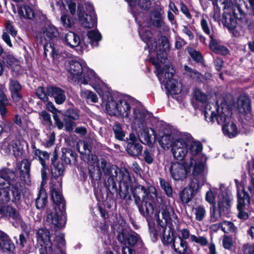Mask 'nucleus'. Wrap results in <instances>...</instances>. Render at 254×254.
<instances>
[{
  "instance_id": "nucleus-1",
  "label": "nucleus",
  "mask_w": 254,
  "mask_h": 254,
  "mask_svg": "<svg viewBox=\"0 0 254 254\" xmlns=\"http://www.w3.org/2000/svg\"><path fill=\"white\" fill-rule=\"evenodd\" d=\"M149 190L151 192L148 193L142 186H137L133 194L135 202L140 213L147 219L154 218L156 220L161 227L159 234L162 235L163 243H170L174 239L170 234V230L168 234L166 233V226L174 219H177V216L170 205L159 206V210L157 207L155 208L153 203L157 198V194L154 188L150 187Z\"/></svg>"
},
{
  "instance_id": "nucleus-2",
  "label": "nucleus",
  "mask_w": 254,
  "mask_h": 254,
  "mask_svg": "<svg viewBox=\"0 0 254 254\" xmlns=\"http://www.w3.org/2000/svg\"><path fill=\"white\" fill-rule=\"evenodd\" d=\"M163 51L162 53V56H159L158 52H156L157 61L154 58L150 57V62L155 65L156 67V74L161 84L164 85L165 87L172 94H177L182 92V85L181 83L173 78L174 73V70L173 67L169 65H164L163 69V64L166 63V54L164 52L169 48L168 42L166 39L162 40Z\"/></svg>"
},
{
  "instance_id": "nucleus-3",
  "label": "nucleus",
  "mask_w": 254,
  "mask_h": 254,
  "mask_svg": "<svg viewBox=\"0 0 254 254\" xmlns=\"http://www.w3.org/2000/svg\"><path fill=\"white\" fill-rule=\"evenodd\" d=\"M231 112L228 107L221 106L214 103L206 104L204 110V116L207 122H214L215 120L218 125L222 126V130L225 135L233 138L238 134L236 125L231 121Z\"/></svg>"
},
{
  "instance_id": "nucleus-4",
  "label": "nucleus",
  "mask_w": 254,
  "mask_h": 254,
  "mask_svg": "<svg viewBox=\"0 0 254 254\" xmlns=\"http://www.w3.org/2000/svg\"><path fill=\"white\" fill-rule=\"evenodd\" d=\"M67 71L75 81L84 85L89 84L99 94L101 93V89L104 86V83L92 69L83 67L77 61L71 60L68 62Z\"/></svg>"
},
{
  "instance_id": "nucleus-5",
  "label": "nucleus",
  "mask_w": 254,
  "mask_h": 254,
  "mask_svg": "<svg viewBox=\"0 0 254 254\" xmlns=\"http://www.w3.org/2000/svg\"><path fill=\"white\" fill-rule=\"evenodd\" d=\"M130 101L125 99L118 100L110 92H105L102 96V104L105 106L106 110L111 116H121L128 118L131 106Z\"/></svg>"
},
{
  "instance_id": "nucleus-6",
  "label": "nucleus",
  "mask_w": 254,
  "mask_h": 254,
  "mask_svg": "<svg viewBox=\"0 0 254 254\" xmlns=\"http://www.w3.org/2000/svg\"><path fill=\"white\" fill-rule=\"evenodd\" d=\"M90 175H117L118 173L125 175V169H120L117 166L108 163L105 159H101L98 162L96 167L90 165L88 166Z\"/></svg>"
},
{
  "instance_id": "nucleus-7",
  "label": "nucleus",
  "mask_w": 254,
  "mask_h": 254,
  "mask_svg": "<svg viewBox=\"0 0 254 254\" xmlns=\"http://www.w3.org/2000/svg\"><path fill=\"white\" fill-rule=\"evenodd\" d=\"M46 222L51 226L61 229L66 223V215L65 212L59 207L51 205L47 211Z\"/></svg>"
},
{
  "instance_id": "nucleus-8",
  "label": "nucleus",
  "mask_w": 254,
  "mask_h": 254,
  "mask_svg": "<svg viewBox=\"0 0 254 254\" xmlns=\"http://www.w3.org/2000/svg\"><path fill=\"white\" fill-rule=\"evenodd\" d=\"M237 187V209L239 211L238 217L242 220H246L249 215L244 211L247 203L250 202V197L241 184H238L237 180H235Z\"/></svg>"
},
{
  "instance_id": "nucleus-9",
  "label": "nucleus",
  "mask_w": 254,
  "mask_h": 254,
  "mask_svg": "<svg viewBox=\"0 0 254 254\" xmlns=\"http://www.w3.org/2000/svg\"><path fill=\"white\" fill-rule=\"evenodd\" d=\"M191 136L187 134L176 140L172 146V153L175 158L182 160L188 152L189 143Z\"/></svg>"
},
{
  "instance_id": "nucleus-10",
  "label": "nucleus",
  "mask_w": 254,
  "mask_h": 254,
  "mask_svg": "<svg viewBox=\"0 0 254 254\" xmlns=\"http://www.w3.org/2000/svg\"><path fill=\"white\" fill-rule=\"evenodd\" d=\"M61 190V178L59 177V176H52L51 178V197L54 203L52 205L59 207L60 204L64 205Z\"/></svg>"
},
{
  "instance_id": "nucleus-11",
  "label": "nucleus",
  "mask_w": 254,
  "mask_h": 254,
  "mask_svg": "<svg viewBox=\"0 0 254 254\" xmlns=\"http://www.w3.org/2000/svg\"><path fill=\"white\" fill-rule=\"evenodd\" d=\"M10 200V195L5 190L0 194V214L12 218L13 219H20V215L17 210L10 206H4L3 204L7 203Z\"/></svg>"
},
{
  "instance_id": "nucleus-12",
  "label": "nucleus",
  "mask_w": 254,
  "mask_h": 254,
  "mask_svg": "<svg viewBox=\"0 0 254 254\" xmlns=\"http://www.w3.org/2000/svg\"><path fill=\"white\" fill-rule=\"evenodd\" d=\"M151 114L145 110L133 109L132 123L134 128L143 127L150 124Z\"/></svg>"
},
{
  "instance_id": "nucleus-13",
  "label": "nucleus",
  "mask_w": 254,
  "mask_h": 254,
  "mask_svg": "<svg viewBox=\"0 0 254 254\" xmlns=\"http://www.w3.org/2000/svg\"><path fill=\"white\" fill-rule=\"evenodd\" d=\"M37 239L41 245H45L47 253H50L53 250L51 240V234L48 229L41 228L38 230Z\"/></svg>"
},
{
  "instance_id": "nucleus-14",
  "label": "nucleus",
  "mask_w": 254,
  "mask_h": 254,
  "mask_svg": "<svg viewBox=\"0 0 254 254\" xmlns=\"http://www.w3.org/2000/svg\"><path fill=\"white\" fill-rule=\"evenodd\" d=\"M77 15L81 24L85 27L91 28L97 23V17L95 13L84 15L83 8L79 6L77 8Z\"/></svg>"
},
{
  "instance_id": "nucleus-15",
  "label": "nucleus",
  "mask_w": 254,
  "mask_h": 254,
  "mask_svg": "<svg viewBox=\"0 0 254 254\" xmlns=\"http://www.w3.org/2000/svg\"><path fill=\"white\" fill-rule=\"evenodd\" d=\"M139 239V237L136 233L128 234L124 229L120 231L118 235V240L121 243L123 244H127L130 247L134 246Z\"/></svg>"
},
{
  "instance_id": "nucleus-16",
  "label": "nucleus",
  "mask_w": 254,
  "mask_h": 254,
  "mask_svg": "<svg viewBox=\"0 0 254 254\" xmlns=\"http://www.w3.org/2000/svg\"><path fill=\"white\" fill-rule=\"evenodd\" d=\"M139 34L142 40L147 44L150 55H151L152 53L155 52L157 49L156 40L152 38V34L149 30H144L142 28H139Z\"/></svg>"
},
{
  "instance_id": "nucleus-17",
  "label": "nucleus",
  "mask_w": 254,
  "mask_h": 254,
  "mask_svg": "<svg viewBox=\"0 0 254 254\" xmlns=\"http://www.w3.org/2000/svg\"><path fill=\"white\" fill-rule=\"evenodd\" d=\"M138 133V137L143 144H148L150 142L152 135L154 134V131L148 126H145L143 127H137L135 128Z\"/></svg>"
},
{
  "instance_id": "nucleus-18",
  "label": "nucleus",
  "mask_w": 254,
  "mask_h": 254,
  "mask_svg": "<svg viewBox=\"0 0 254 254\" xmlns=\"http://www.w3.org/2000/svg\"><path fill=\"white\" fill-rule=\"evenodd\" d=\"M232 199V197L230 193H226L222 196H220L218 205L219 211L220 213H222L223 215H226L229 213Z\"/></svg>"
},
{
  "instance_id": "nucleus-19",
  "label": "nucleus",
  "mask_w": 254,
  "mask_h": 254,
  "mask_svg": "<svg viewBox=\"0 0 254 254\" xmlns=\"http://www.w3.org/2000/svg\"><path fill=\"white\" fill-rule=\"evenodd\" d=\"M47 94L49 96H53L55 102L58 104H63L65 100L66 97L64 91L58 87H49L47 89Z\"/></svg>"
},
{
  "instance_id": "nucleus-20",
  "label": "nucleus",
  "mask_w": 254,
  "mask_h": 254,
  "mask_svg": "<svg viewBox=\"0 0 254 254\" xmlns=\"http://www.w3.org/2000/svg\"><path fill=\"white\" fill-rule=\"evenodd\" d=\"M14 245L8 235L0 230V251L11 252L14 249Z\"/></svg>"
},
{
  "instance_id": "nucleus-21",
  "label": "nucleus",
  "mask_w": 254,
  "mask_h": 254,
  "mask_svg": "<svg viewBox=\"0 0 254 254\" xmlns=\"http://www.w3.org/2000/svg\"><path fill=\"white\" fill-rule=\"evenodd\" d=\"M9 90L11 93V97L14 102L19 101L22 97L20 93L21 90V86L16 80L11 79L9 83Z\"/></svg>"
},
{
  "instance_id": "nucleus-22",
  "label": "nucleus",
  "mask_w": 254,
  "mask_h": 254,
  "mask_svg": "<svg viewBox=\"0 0 254 254\" xmlns=\"http://www.w3.org/2000/svg\"><path fill=\"white\" fill-rule=\"evenodd\" d=\"M237 108L240 113H250L251 110L250 99L245 96L240 97L237 101Z\"/></svg>"
},
{
  "instance_id": "nucleus-23",
  "label": "nucleus",
  "mask_w": 254,
  "mask_h": 254,
  "mask_svg": "<svg viewBox=\"0 0 254 254\" xmlns=\"http://www.w3.org/2000/svg\"><path fill=\"white\" fill-rule=\"evenodd\" d=\"M65 44L70 48L77 47L80 43V38L78 35L72 32H68L64 36Z\"/></svg>"
},
{
  "instance_id": "nucleus-24",
  "label": "nucleus",
  "mask_w": 254,
  "mask_h": 254,
  "mask_svg": "<svg viewBox=\"0 0 254 254\" xmlns=\"http://www.w3.org/2000/svg\"><path fill=\"white\" fill-rule=\"evenodd\" d=\"M41 33L46 40H51L58 37L59 33L56 28L52 25H48L42 28Z\"/></svg>"
},
{
  "instance_id": "nucleus-25",
  "label": "nucleus",
  "mask_w": 254,
  "mask_h": 254,
  "mask_svg": "<svg viewBox=\"0 0 254 254\" xmlns=\"http://www.w3.org/2000/svg\"><path fill=\"white\" fill-rule=\"evenodd\" d=\"M172 246L176 252L178 254H185L187 251V243L181 237L174 238Z\"/></svg>"
},
{
  "instance_id": "nucleus-26",
  "label": "nucleus",
  "mask_w": 254,
  "mask_h": 254,
  "mask_svg": "<svg viewBox=\"0 0 254 254\" xmlns=\"http://www.w3.org/2000/svg\"><path fill=\"white\" fill-rule=\"evenodd\" d=\"M211 40L209 43V46L211 50L214 53L222 55H227L229 51L227 48L219 44L212 37V35H210Z\"/></svg>"
},
{
  "instance_id": "nucleus-27",
  "label": "nucleus",
  "mask_w": 254,
  "mask_h": 254,
  "mask_svg": "<svg viewBox=\"0 0 254 254\" xmlns=\"http://www.w3.org/2000/svg\"><path fill=\"white\" fill-rule=\"evenodd\" d=\"M34 155L36 159H38L41 164L43 167L42 170V175H46L45 169L46 165L45 163L46 160H49V155L46 151H42L39 149H36L34 151Z\"/></svg>"
},
{
  "instance_id": "nucleus-28",
  "label": "nucleus",
  "mask_w": 254,
  "mask_h": 254,
  "mask_svg": "<svg viewBox=\"0 0 254 254\" xmlns=\"http://www.w3.org/2000/svg\"><path fill=\"white\" fill-rule=\"evenodd\" d=\"M4 63L13 71L18 72L20 70V62L12 56H7L4 59Z\"/></svg>"
},
{
  "instance_id": "nucleus-29",
  "label": "nucleus",
  "mask_w": 254,
  "mask_h": 254,
  "mask_svg": "<svg viewBox=\"0 0 254 254\" xmlns=\"http://www.w3.org/2000/svg\"><path fill=\"white\" fill-rule=\"evenodd\" d=\"M224 18V25L230 30L234 29L237 26V17L231 13H225L223 15Z\"/></svg>"
},
{
  "instance_id": "nucleus-30",
  "label": "nucleus",
  "mask_w": 254,
  "mask_h": 254,
  "mask_svg": "<svg viewBox=\"0 0 254 254\" xmlns=\"http://www.w3.org/2000/svg\"><path fill=\"white\" fill-rule=\"evenodd\" d=\"M18 13L21 18L32 19L35 16L34 10L29 6L22 5L18 9Z\"/></svg>"
},
{
  "instance_id": "nucleus-31",
  "label": "nucleus",
  "mask_w": 254,
  "mask_h": 254,
  "mask_svg": "<svg viewBox=\"0 0 254 254\" xmlns=\"http://www.w3.org/2000/svg\"><path fill=\"white\" fill-rule=\"evenodd\" d=\"M205 181V178L203 176H193L189 188L196 192L204 185Z\"/></svg>"
},
{
  "instance_id": "nucleus-32",
  "label": "nucleus",
  "mask_w": 254,
  "mask_h": 254,
  "mask_svg": "<svg viewBox=\"0 0 254 254\" xmlns=\"http://www.w3.org/2000/svg\"><path fill=\"white\" fill-rule=\"evenodd\" d=\"M221 227L222 230L225 233L229 232H234L236 229L234 224L230 221H224L222 223L214 224L212 226V229H216Z\"/></svg>"
},
{
  "instance_id": "nucleus-33",
  "label": "nucleus",
  "mask_w": 254,
  "mask_h": 254,
  "mask_svg": "<svg viewBox=\"0 0 254 254\" xmlns=\"http://www.w3.org/2000/svg\"><path fill=\"white\" fill-rule=\"evenodd\" d=\"M191 138L190 139L191 140ZM202 149V145L199 141H192L189 143L188 151L191 156H196L199 154Z\"/></svg>"
},
{
  "instance_id": "nucleus-34",
  "label": "nucleus",
  "mask_w": 254,
  "mask_h": 254,
  "mask_svg": "<svg viewBox=\"0 0 254 254\" xmlns=\"http://www.w3.org/2000/svg\"><path fill=\"white\" fill-rule=\"evenodd\" d=\"M194 192L193 190L189 187L184 188L181 193L182 201L185 203L189 202L194 197Z\"/></svg>"
},
{
  "instance_id": "nucleus-35",
  "label": "nucleus",
  "mask_w": 254,
  "mask_h": 254,
  "mask_svg": "<svg viewBox=\"0 0 254 254\" xmlns=\"http://www.w3.org/2000/svg\"><path fill=\"white\" fill-rule=\"evenodd\" d=\"M159 142L163 148L168 149L170 147H172L174 141H173V138L171 135L167 134L162 135Z\"/></svg>"
},
{
  "instance_id": "nucleus-36",
  "label": "nucleus",
  "mask_w": 254,
  "mask_h": 254,
  "mask_svg": "<svg viewBox=\"0 0 254 254\" xmlns=\"http://www.w3.org/2000/svg\"><path fill=\"white\" fill-rule=\"evenodd\" d=\"M189 169L190 168H193V174H199L205 173V165L202 163H196L195 160L190 158V162L189 165Z\"/></svg>"
},
{
  "instance_id": "nucleus-37",
  "label": "nucleus",
  "mask_w": 254,
  "mask_h": 254,
  "mask_svg": "<svg viewBox=\"0 0 254 254\" xmlns=\"http://www.w3.org/2000/svg\"><path fill=\"white\" fill-rule=\"evenodd\" d=\"M47 202V194L44 190L41 189L39 191L38 197L36 199V206L38 209L44 207Z\"/></svg>"
},
{
  "instance_id": "nucleus-38",
  "label": "nucleus",
  "mask_w": 254,
  "mask_h": 254,
  "mask_svg": "<svg viewBox=\"0 0 254 254\" xmlns=\"http://www.w3.org/2000/svg\"><path fill=\"white\" fill-rule=\"evenodd\" d=\"M169 170L171 175H183L188 173L183 165L178 163H173L169 167Z\"/></svg>"
},
{
  "instance_id": "nucleus-39",
  "label": "nucleus",
  "mask_w": 254,
  "mask_h": 254,
  "mask_svg": "<svg viewBox=\"0 0 254 254\" xmlns=\"http://www.w3.org/2000/svg\"><path fill=\"white\" fill-rule=\"evenodd\" d=\"M131 6L138 5L142 9H147L151 6L150 0H127Z\"/></svg>"
},
{
  "instance_id": "nucleus-40",
  "label": "nucleus",
  "mask_w": 254,
  "mask_h": 254,
  "mask_svg": "<svg viewBox=\"0 0 254 254\" xmlns=\"http://www.w3.org/2000/svg\"><path fill=\"white\" fill-rule=\"evenodd\" d=\"M44 53L46 56L49 54L53 59H59L60 55L51 43H47L44 46Z\"/></svg>"
},
{
  "instance_id": "nucleus-41",
  "label": "nucleus",
  "mask_w": 254,
  "mask_h": 254,
  "mask_svg": "<svg viewBox=\"0 0 254 254\" xmlns=\"http://www.w3.org/2000/svg\"><path fill=\"white\" fill-rule=\"evenodd\" d=\"M62 155L61 159L66 164H70L71 163V158L72 159H75V154L70 149L67 148H63Z\"/></svg>"
},
{
  "instance_id": "nucleus-42",
  "label": "nucleus",
  "mask_w": 254,
  "mask_h": 254,
  "mask_svg": "<svg viewBox=\"0 0 254 254\" xmlns=\"http://www.w3.org/2000/svg\"><path fill=\"white\" fill-rule=\"evenodd\" d=\"M195 219L198 221L203 220L206 214V210L203 205H198L193 208Z\"/></svg>"
},
{
  "instance_id": "nucleus-43",
  "label": "nucleus",
  "mask_w": 254,
  "mask_h": 254,
  "mask_svg": "<svg viewBox=\"0 0 254 254\" xmlns=\"http://www.w3.org/2000/svg\"><path fill=\"white\" fill-rule=\"evenodd\" d=\"M76 148L81 154H89L91 152V147L85 141L80 140L76 144Z\"/></svg>"
},
{
  "instance_id": "nucleus-44",
  "label": "nucleus",
  "mask_w": 254,
  "mask_h": 254,
  "mask_svg": "<svg viewBox=\"0 0 254 254\" xmlns=\"http://www.w3.org/2000/svg\"><path fill=\"white\" fill-rule=\"evenodd\" d=\"M81 96L92 103H97L98 101V98L97 95L93 92L86 90L81 89Z\"/></svg>"
},
{
  "instance_id": "nucleus-45",
  "label": "nucleus",
  "mask_w": 254,
  "mask_h": 254,
  "mask_svg": "<svg viewBox=\"0 0 254 254\" xmlns=\"http://www.w3.org/2000/svg\"><path fill=\"white\" fill-rule=\"evenodd\" d=\"M142 147L139 143H131L127 146V152L133 156H137L141 153Z\"/></svg>"
},
{
  "instance_id": "nucleus-46",
  "label": "nucleus",
  "mask_w": 254,
  "mask_h": 254,
  "mask_svg": "<svg viewBox=\"0 0 254 254\" xmlns=\"http://www.w3.org/2000/svg\"><path fill=\"white\" fill-rule=\"evenodd\" d=\"M4 190H3L2 191L0 192V193L2 192ZM8 190L9 191H7L5 190V191H6L9 194L10 191L11 192L12 194L13 199L15 201L19 200L20 199L21 190L19 186L17 185H10L9 186Z\"/></svg>"
},
{
  "instance_id": "nucleus-47",
  "label": "nucleus",
  "mask_w": 254,
  "mask_h": 254,
  "mask_svg": "<svg viewBox=\"0 0 254 254\" xmlns=\"http://www.w3.org/2000/svg\"><path fill=\"white\" fill-rule=\"evenodd\" d=\"M87 36L90 40L92 46H97V42L101 40V35L97 31L91 30L87 33Z\"/></svg>"
},
{
  "instance_id": "nucleus-48",
  "label": "nucleus",
  "mask_w": 254,
  "mask_h": 254,
  "mask_svg": "<svg viewBox=\"0 0 254 254\" xmlns=\"http://www.w3.org/2000/svg\"><path fill=\"white\" fill-rule=\"evenodd\" d=\"M6 101L7 99L5 95L0 88V112L2 117H4L7 113L5 108V102Z\"/></svg>"
},
{
  "instance_id": "nucleus-49",
  "label": "nucleus",
  "mask_w": 254,
  "mask_h": 254,
  "mask_svg": "<svg viewBox=\"0 0 254 254\" xmlns=\"http://www.w3.org/2000/svg\"><path fill=\"white\" fill-rule=\"evenodd\" d=\"M19 172L21 175H29L30 172V163L28 160H23L19 167Z\"/></svg>"
},
{
  "instance_id": "nucleus-50",
  "label": "nucleus",
  "mask_w": 254,
  "mask_h": 254,
  "mask_svg": "<svg viewBox=\"0 0 254 254\" xmlns=\"http://www.w3.org/2000/svg\"><path fill=\"white\" fill-rule=\"evenodd\" d=\"M113 129L116 138L119 140H123L125 136V133L120 124H116L113 126Z\"/></svg>"
},
{
  "instance_id": "nucleus-51",
  "label": "nucleus",
  "mask_w": 254,
  "mask_h": 254,
  "mask_svg": "<svg viewBox=\"0 0 254 254\" xmlns=\"http://www.w3.org/2000/svg\"><path fill=\"white\" fill-rule=\"evenodd\" d=\"M190 240L191 242H195L203 247L206 246L208 244V240L204 236L197 237L194 235H191Z\"/></svg>"
},
{
  "instance_id": "nucleus-52",
  "label": "nucleus",
  "mask_w": 254,
  "mask_h": 254,
  "mask_svg": "<svg viewBox=\"0 0 254 254\" xmlns=\"http://www.w3.org/2000/svg\"><path fill=\"white\" fill-rule=\"evenodd\" d=\"M160 182L161 188L164 190L166 194L169 197L171 196L173 191L169 184L161 178H160Z\"/></svg>"
},
{
  "instance_id": "nucleus-53",
  "label": "nucleus",
  "mask_w": 254,
  "mask_h": 254,
  "mask_svg": "<svg viewBox=\"0 0 254 254\" xmlns=\"http://www.w3.org/2000/svg\"><path fill=\"white\" fill-rule=\"evenodd\" d=\"M194 96L195 99L200 102H204L206 101L207 96L203 93L200 89L196 88L194 90Z\"/></svg>"
},
{
  "instance_id": "nucleus-54",
  "label": "nucleus",
  "mask_w": 254,
  "mask_h": 254,
  "mask_svg": "<svg viewBox=\"0 0 254 254\" xmlns=\"http://www.w3.org/2000/svg\"><path fill=\"white\" fill-rule=\"evenodd\" d=\"M12 153L16 158H21L23 155V150L20 144H13L12 145Z\"/></svg>"
},
{
  "instance_id": "nucleus-55",
  "label": "nucleus",
  "mask_w": 254,
  "mask_h": 254,
  "mask_svg": "<svg viewBox=\"0 0 254 254\" xmlns=\"http://www.w3.org/2000/svg\"><path fill=\"white\" fill-rule=\"evenodd\" d=\"M54 167L52 169L53 173L54 174H58V175H62L65 170L64 165L60 162L54 164Z\"/></svg>"
},
{
  "instance_id": "nucleus-56",
  "label": "nucleus",
  "mask_w": 254,
  "mask_h": 254,
  "mask_svg": "<svg viewBox=\"0 0 254 254\" xmlns=\"http://www.w3.org/2000/svg\"><path fill=\"white\" fill-rule=\"evenodd\" d=\"M189 53L190 57L196 62H200L202 61V58L199 52L196 51L193 49L190 48L189 50Z\"/></svg>"
},
{
  "instance_id": "nucleus-57",
  "label": "nucleus",
  "mask_w": 254,
  "mask_h": 254,
  "mask_svg": "<svg viewBox=\"0 0 254 254\" xmlns=\"http://www.w3.org/2000/svg\"><path fill=\"white\" fill-rule=\"evenodd\" d=\"M200 25L203 31L207 35H210V30L207 20L202 16L200 21Z\"/></svg>"
},
{
  "instance_id": "nucleus-58",
  "label": "nucleus",
  "mask_w": 254,
  "mask_h": 254,
  "mask_svg": "<svg viewBox=\"0 0 254 254\" xmlns=\"http://www.w3.org/2000/svg\"><path fill=\"white\" fill-rule=\"evenodd\" d=\"M36 94L44 102H48V98L44 87H39L36 90Z\"/></svg>"
},
{
  "instance_id": "nucleus-59",
  "label": "nucleus",
  "mask_w": 254,
  "mask_h": 254,
  "mask_svg": "<svg viewBox=\"0 0 254 254\" xmlns=\"http://www.w3.org/2000/svg\"><path fill=\"white\" fill-rule=\"evenodd\" d=\"M232 12L238 19H243L245 16V12L241 9L239 5L235 6Z\"/></svg>"
},
{
  "instance_id": "nucleus-60",
  "label": "nucleus",
  "mask_w": 254,
  "mask_h": 254,
  "mask_svg": "<svg viewBox=\"0 0 254 254\" xmlns=\"http://www.w3.org/2000/svg\"><path fill=\"white\" fill-rule=\"evenodd\" d=\"M71 120L65 117L64 119L65 130L66 131H71L76 125L75 123Z\"/></svg>"
},
{
  "instance_id": "nucleus-61",
  "label": "nucleus",
  "mask_w": 254,
  "mask_h": 254,
  "mask_svg": "<svg viewBox=\"0 0 254 254\" xmlns=\"http://www.w3.org/2000/svg\"><path fill=\"white\" fill-rule=\"evenodd\" d=\"M65 117L69 119L76 120L79 118V115L73 109H69L65 113Z\"/></svg>"
},
{
  "instance_id": "nucleus-62",
  "label": "nucleus",
  "mask_w": 254,
  "mask_h": 254,
  "mask_svg": "<svg viewBox=\"0 0 254 254\" xmlns=\"http://www.w3.org/2000/svg\"><path fill=\"white\" fill-rule=\"evenodd\" d=\"M63 3L64 4L66 2L68 6V9L71 14L73 15L75 13L76 11V3L75 2L70 0H62Z\"/></svg>"
},
{
  "instance_id": "nucleus-63",
  "label": "nucleus",
  "mask_w": 254,
  "mask_h": 254,
  "mask_svg": "<svg viewBox=\"0 0 254 254\" xmlns=\"http://www.w3.org/2000/svg\"><path fill=\"white\" fill-rule=\"evenodd\" d=\"M185 70L187 73L189 74L191 77L198 78L200 75V73L194 69L190 68L188 65L185 66Z\"/></svg>"
},
{
  "instance_id": "nucleus-64",
  "label": "nucleus",
  "mask_w": 254,
  "mask_h": 254,
  "mask_svg": "<svg viewBox=\"0 0 254 254\" xmlns=\"http://www.w3.org/2000/svg\"><path fill=\"white\" fill-rule=\"evenodd\" d=\"M61 21L62 24L65 27H70L72 24L71 20L68 15L64 14L61 16Z\"/></svg>"
}]
</instances>
